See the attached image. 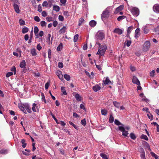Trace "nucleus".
Masks as SVG:
<instances>
[{"label":"nucleus","instance_id":"393cba45","mask_svg":"<svg viewBox=\"0 0 159 159\" xmlns=\"http://www.w3.org/2000/svg\"><path fill=\"white\" fill-rule=\"evenodd\" d=\"M110 82V80L108 77H107L106 78L105 80L104 81L103 83L105 85L107 84H109V83Z\"/></svg>","mask_w":159,"mask_h":159},{"label":"nucleus","instance_id":"3c124183","mask_svg":"<svg viewBox=\"0 0 159 159\" xmlns=\"http://www.w3.org/2000/svg\"><path fill=\"white\" fill-rule=\"evenodd\" d=\"M143 32L145 34H147L148 33L149 30L148 29H147L146 27H144L143 28Z\"/></svg>","mask_w":159,"mask_h":159},{"label":"nucleus","instance_id":"5701e85b","mask_svg":"<svg viewBox=\"0 0 159 159\" xmlns=\"http://www.w3.org/2000/svg\"><path fill=\"white\" fill-rule=\"evenodd\" d=\"M22 144V147L23 148H25L26 146V143H25V139H22L21 141Z\"/></svg>","mask_w":159,"mask_h":159},{"label":"nucleus","instance_id":"7c9ffc66","mask_svg":"<svg viewBox=\"0 0 159 159\" xmlns=\"http://www.w3.org/2000/svg\"><path fill=\"white\" fill-rule=\"evenodd\" d=\"M114 121V117L112 115H110V118L109 120V122L110 123H112Z\"/></svg>","mask_w":159,"mask_h":159},{"label":"nucleus","instance_id":"de8ad7c7","mask_svg":"<svg viewBox=\"0 0 159 159\" xmlns=\"http://www.w3.org/2000/svg\"><path fill=\"white\" fill-rule=\"evenodd\" d=\"M62 47V45L61 43L58 46L57 48V50L58 51H61V49Z\"/></svg>","mask_w":159,"mask_h":159},{"label":"nucleus","instance_id":"9d476101","mask_svg":"<svg viewBox=\"0 0 159 159\" xmlns=\"http://www.w3.org/2000/svg\"><path fill=\"white\" fill-rule=\"evenodd\" d=\"M59 78L61 80H64L63 75L61 73V72L60 70H57L56 73Z\"/></svg>","mask_w":159,"mask_h":159},{"label":"nucleus","instance_id":"69168bd1","mask_svg":"<svg viewBox=\"0 0 159 159\" xmlns=\"http://www.w3.org/2000/svg\"><path fill=\"white\" fill-rule=\"evenodd\" d=\"M152 155V157H155L156 159H157L158 158V156L157 155H156L153 152L151 153Z\"/></svg>","mask_w":159,"mask_h":159},{"label":"nucleus","instance_id":"c9c22d12","mask_svg":"<svg viewBox=\"0 0 159 159\" xmlns=\"http://www.w3.org/2000/svg\"><path fill=\"white\" fill-rule=\"evenodd\" d=\"M84 21V20L83 18H81L79 20L78 25H80Z\"/></svg>","mask_w":159,"mask_h":159},{"label":"nucleus","instance_id":"9b49d317","mask_svg":"<svg viewBox=\"0 0 159 159\" xmlns=\"http://www.w3.org/2000/svg\"><path fill=\"white\" fill-rule=\"evenodd\" d=\"M13 7L16 12L17 13H20V10L18 5L16 3H14L13 4Z\"/></svg>","mask_w":159,"mask_h":159},{"label":"nucleus","instance_id":"09e8293b","mask_svg":"<svg viewBox=\"0 0 159 159\" xmlns=\"http://www.w3.org/2000/svg\"><path fill=\"white\" fill-rule=\"evenodd\" d=\"M81 124L82 125L84 126H85L86 125V122L85 119L81 120Z\"/></svg>","mask_w":159,"mask_h":159},{"label":"nucleus","instance_id":"2eb2a0df","mask_svg":"<svg viewBox=\"0 0 159 159\" xmlns=\"http://www.w3.org/2000/svg\"><path fill=\"white\" fill-rule=\"evenodd\" d=\"M123 7L124 6L123 5L120 6L116 8V10L115 11V13H117L119 11L122 10L123 9Z\"/></svg>","mask_w":159,"mask_h":159},{"label":"nucleus","instance_id":"72a5a7b5","mask_svg":"<svg viewBox=\"0 0 159 159\" xmlns=\"http://www.w3.org/2000/svg\"><path fill=\"white\" fill-rule=\"evenodd\" d=\"M31 53L33 56H34L36 55L37 53L36 52L35 49H32L31 51Z\"/></svg>","mask_w":159,"mask_h":159},{"label":"nucleus","instance_id":"f257e3e1","mask_svg":"<svg viewBox=\"0 0 159 159\" xmlns=\"http://www.w3.org/2000/svg\"><path fill=\"white\" fill-rule=\"evenodd\" d=\"M18 107L25 114H27V112L25 109L29 113H31V108L28 103H19L18 104Z\"/></svg>","mask_w":159,"mask_h":159},{"label":"nucleus","instance_id":"c03bdc74","mask_svg":"<svg viewBox=\"0 0 159 159\" xmlns=\"http://www.w3.org/2000/svg\"><path fill=\"white\" fill-rule=\"evenodd\" d=\"M69 124L73 126V127L76 129H78V127L75 125L73 122L71 121H70L69 122Z\"/></svg>","mask_w":159,"mask_h":159},{"label":"nucleus","instance_id":"bb28decb","mask_svg":"<svg viewBox=\"0 0 159 159\" xmlns=\"http://www.w3.org/2000/svg\"><path fill=\"white\" fill-rule=\"evenodd\" d=\"M53 10L56 11L58 12L60 10V7L58 6L55 5L53 7Z\"/></svg>","mask_w":159,"mask_h":159},{"label":"nucleus","instance_id":"774afa93","mask_svg":"<svg viewBox=\"0 0 159 159\" xmlns=\"http://www.w3.org/2000/svg\"><path fill=\"white\" fill-rule=\"evenodd\" d=\"M34 20L37 22H39L40 20L38 16H35L34 17Z\"/></svg>","mask_w":159,"mask_h":159},{"label":"nucleus","instance_id":"4d7b16f0","mask_svg":"<svg viewBox=\"0 0 159 159\" xmlns=\"http://www.w3.org/2000/svg\"><path fill=\"white\" fill-rule=\"evenodd\" d=\"M63 15L66 16V17H68L69 16L68 12L66 11L63 12Z\"/></svg>","mask_w":159,"mask_h":159},{"label":"nucleus","instance_id":"338daca9","mask_svg":"<svg viewBox=\"0 0 159 159\" xmlns=\"http://www.w3.org/2000/svg\"><path fill=\"white\" fill-rule=\"evenodd\" d=\"M53 2V0H50L48 1V5L49 7H52V3Z\"/></svg>","mask_w":159,"mask_h":159},{"label":"nucleus","instance_id":"f03ea898","mask_svg":"<svg viewBox=\"0 0 159 159\" xmlns=\"http://www.w3.org/2000/svg\"><path fill=\"white\" fill-rule=\"evenodd\" d=\"M97 44L98 45L99 47L98 51L96 54L99 55V57L101 56H103L107 49V45L105 44L101 45L100 43L98 42L97 43Z\"/></svg>","mask_w":159,"mask_h":159},{"label":"nucleus","instance_id":"2f4dec72","mask_svg":"<svg viewBox=\"0 0 159 159\" xmlns=\"http://www.w3.org/2000/svg\"><path fill=\"white\" fill-rule=\"evenodd\" d=\"M101 114L102 115L106 116L107 114V111L106 110L102 109L101 110Z\"/></svg>","mask_w":159,"mask_h":159},{"label":"nucleus","instance_id":"052dcab7","mask_svg":"<svg viewBox=\"0 0 159 159\" xmlns=\"http://www.w3.org/2000/svg\"><path fill=\"white\" fill-rule=\"evenodd\" d=\"M58 19L61 21H63L64 20L63 17L61 15H59L58 16Z\"/></svg>","mask_w":159,"mask_h":159},{"label":"nucleus","instance_id":"1a4fd4ad","mask_svg":"<svg viewBox=\"0 0 159 159\" xmlns=\"http://www.w3.org/2000/svg\"><path fill=\"white\" fill-rule=\"evenodd\" d=\"M153 11L157 13H159V5L155 4L153 7Z\"/></svg>","mask_w":159,"mask_h":159},{"label":"nucleus","instance_id":"473e14b6","mask_svg":"<svg viewBox=\"0 0 159 159\" xmlns=\"http://www.w3.org/2000/svg\"><path fill=\"white\" fill-rule=\"evenodd\" d=\"M140 138L141 139H144L146 140H148V138L147 136L146 135H144L143 134L141 135Z\"/></svg>","mask_w":159,"mask_h":159},{"label":"nucleus","instance_id":"f704fd0d","mask_svg":"<svg viewBox=\"0 0 159 159\" xmlns=\"http://www.w3.org/2000/svg\"><path fill=\"white\" fill-rule=\"evenodd\" d=\"M61 92H62L63 94L65 95H66L67 93L66 90L65 89V88L63 87H62L61 88Z\"/></svg>","mask_w":159,"mask_h":159},{"label":"nucleus","instance_id":"a18cd8bd","mask_svg":"<svg viewBox=\"0 0 159 159\" xmlns=\"http://www.w3.org/2000/svg\"><path fill=\"white\" fill-rule=\"evenodd\" d=\"M125 43H126V46L129 47L130 45L131 41L130 40H127L125 41Z\"/></svg>","mask_w":159,"mask_h":159},{"label":"nucleus","instance_id":"4c0bfd02","mask_svg":"<svg viewBox=\"0 0 159 159\" xmlns=\"http://www.w3.org/2000/svg\"><path fill=\"white\" fill-rule=\"evenodd\" d=\"M122 132V134L123 136H125V137H127L128 136L129 133L127 131H125L124 130Z\"/></svg>","mask_w":159,"mask_h":159},{"label":"nucleus","instance_id":"e2e57ef3","mask_svg":"<svg viewBox=\"0 0 159 159\" xmlns=\"http://www.w3.org/2000/svg\"><path fill=\"white\" fill-rule=\"evenodd\" d=\"M62 130L64 131L65 132H66L68 133L70 135H71L70 134V131H69L67 129H66V128H64L62 129Z\"/></svg>","mask_w":159,"mask_h":159},{"label":"nucleus","instance_id":"79ce46f5","mask_svg":"<svg viewBox=\"0 0 159 159\" xmlns=\"http://www.w3.org/2000/svg\"><path fill=\"white\" fill-rule=\"evenodd\" d=\"M79 37V35L78 34H76L74 36V42H76L77 41L78 38Z\"/></svg>","mask_w":159,"mask_h":159},{"label":"nucleus","instance_id":"20e7f679","mask_svg":"<svg viewBox=\"0 0 159 159\" xmlns=\"http://www.w3.org/2000/svg\"><path fill=\"white\" fill-rule=\"evenodd\" d=\"M150 47V43L148 41H146L143 45V52H146L148 51Z\"/></svg>","mask_w":159,"mask_h":159},{"label":"nucleus","instance_id":"13d9d810","mask_svg":"<svg viewBox=\"0 0 159 159\" xmlns=\"http://www.w3.org/2000/svg\"><path fill=\"white\" fill-rule=\"evenodd\" d=\"M41 25L42 27L45 26L46 25V23L45 21H42L41 22Z\"/></svg>","mask_w":159,"mask_h":159},{"label":"nucleus","instance_id":"a211bd4d","mask_svg":"<svg viewBox=\"0 0 159 159\" xmlns=\"http://www.w3.org/2000/svg\"><path fill=\"white\" fill-rule=\"evenodd\" d=\"M39 31V29L38 27L37 26H35L34 27V32L35 35L36 36V37L37 38H38V32Z\"/></svg>","mask_w":159,"mask_h":159},{"label":"nucleus","instance_id":"8fccbe9b","mask_svg":"<svg viewBox=\"0 0 159 159\" xmlns=\"http://www.w3.org/2000/svg\"><path fill=\"white\" fill-rule=\"evenodd\" d=\"M42 15L43 16L45 17L47 16V13L45 11H43L42 12Z\"/></svg>","mask_w":159,"mask_h":159},{"label":"nucleus","instance_id":"680f3d73","mask_svg":"<svg viewBox=\"0 0 159 159\" xmlns=\"http://www.w3.org/2000/svg\"><path fill=\"white\" fill-rule=\"evenodd\" d=\"M147 116H148L149 119H150L151 120H153V116L151 114V116H150L149 114H147Z\"/></svg>","mask_w":159,"mask_h":159},{"label":"nucleus","instance_id":"f8f14e48","mask_svg":"<svg viewBox=\"0 0 159 159\" xmlns=\"http://www.w3.org/2000/svg\"><path fill=\"white\" fill-rule=\"evenodd\" d=\"M74 95L75 96V98L77 101H80L81 100V97L78 93H74Z\"/></svg>","mask_w":159,"mask_h":159},{"label":"nucleus","instance_id":"c85d7f7f","mask_svg":"<svg viewBox=\"0 0 159 159\" xmlns=\"http://www.w3.org/2000/svg\"><path fill=\"white\" fill-rule=\"evenodd\" d=\"M28 29L26 27L23 28L22 30V32L23 34H25L28 31Z\"/></svg>","mask_w":159,"mask_h":159},{"label":"nucleus","instance_id":"5fc2aeb1","mask_svg":"<svg viewBox=\"0 0 159 159\" xmlns=\"http://www.w3.org/2000/svg\"><path fill=\"white\" fill-rule=\"evenodd\" d=\"M46 20L48 22L52 21V17L50 16H48L46 17Z\"/></svg>","mask_w":159,"mask_h":159},{"label":"nucleus","instance_id":"423d86ee","mask_svg":"<svg viewBox=\"0 0 159 159\" xmlns=\"http://www.w3.org/2000/svg\"><path fill=\"white\" fill-rule=\"evenodd\" d=\"M109 11L107 9L103 11L102 14H101V18L103 20L104 18H107L109 16Z\"/></svg>","mask_w":159,"mask_h":159},{"label":"nucleus","instance_id":"aec40b11","mask_svg":"<svg viewBox=\"0 0 159 159\" xmlns=\"http://www.w3.org/2000/svg\"><path fill=\"white\" fill-rule=\"evenodd\" d=\"M30 152V150L29 149H25V151L23 152V154L26 156L29 155V153Z\"/></svg>","mask_w":159,"mask_h":159},{"label":"nucleus","instance_id":"7ed1b4c3","mask_svg":"<svg viewBox=\"0 0 159 159\" xmlns=\"http://www.w3.org/2000/svg\"><path fill=\"white\" fill-rule=\"evenodd\" d=\"M105 34L103 31L99 30L95 36V39L97 40H102L105 38Z\"/></svg>","mask_w":159,"mask_h":159},{"label":"nucleus","instance_id":"cd10ccee","mask_svg":"<svg viewBox=\"0 0 159 159\" xmlns=\"http://www.w3.org/2000/svg\"><path fill=\"white\" fill-rule=\"evenodd\" d=\"M64 78L67 81H69L70 80V76L68 75L65 74L64 75Z\"/></svg>","mask_w":159,"mask_h":159},{"label":"nucleus","instance_id":"a878e982","mask_svg":"<svg viewBox=\"0 0 159 159\" xmlns=\"http://www.w3.org/2000/svg\"><path fill=\"white\" fill-rule=\"evenodd\" d=\"M114 123L115 125L119 126L120 125H123V124H121L119 120L117 119H115L114 121Z\"/></svg>","mask_w":159,"mask_h":159},{"label":"nucleus","instance_id":"a19ab883","mask_svg":"<svg viewBox=\"0 0 159 159\" xmlns=\"http://www.w3.org/2000/svg\"><path fill=\"white\" fill-rule=\"evenodd\" d=\"M125 16H119L117 18V20L119 21H120L121 20L125 19Z\"/></svg>","mask_w":159,"mask_h":159},{"label":"nucleus","instance_id":"dca6fc26","mask_svg":"<svg viewBox=\"0 0 159 159\" xmlns=\"http://www.w3.org/2000/svg\"><path fill=\"white\" fill-rule=\"evenodd\" d=\"M101 89V87L98 85H96L93 87V89L95 92H97L100 90Z\"/></svg>","mask_w":159,"mask_h":159},{"label":"nucleus","instance_id":"39448f33","mask_svg":"<svg viewBox=\"0 0 159 159\" xmlns=\"http://www.w3.org/2000/svg\"><path fill=\"white\" fill-rule=\"evenodd\" d=\"M131 12L132 14L135 16H138L139 14V9L136 7H132L131 9Z\"/></svg>","mask_w":159,"mask_h":159},{"label":"nucleus","instance_id":"0e129e2a","mask_svg":"<svg viewBox=\"0 0 159 159\" xmlns=\"http://www.w3.org/2000/svg\"><path fill=\"white\" fill-rule=\"evenodd\" d=\"M20 24V25H24L25 24V22L23 20L21 19L19 20Z\"/></svg>","mask_w":159,"mask_h":159},{"label":"nucleus","instance_id":"bf43d9fd","mask_svg":"<svg viewBox=\"0 0 159 159\" xmlns=\"http://www.w3.org/2000/svg\"><path fill=\"white\" fill-rule=\"evenodd\" d=\"M11 71H14V75L16 74V68L14 66H13L11 68Z\"/></svg>","mask_w":159,"mask_h":159},{"label":"nucleus","instance_id":"6e6d98bb","mask_svg":"<svg viewBox=\"0 0 159 159\" xmlns=\"http://www.w3.org/2000/svg\"><path fill=\"white\" fill-rule=\"evenodd\" d=\"M38 11H39V12H41L42 11V7H41V5L40 4H39L38 6Z\"/></svg>","mask_w":159,"mask_h":159},{"label":"nucleus","instance_id":"e433bc0d","mask_svg":"<svg viewBox=\"0 0 159 159\" xmlns=\"http://www.w3.org/2000/svg\"><path fill=\"white\" fill-rule=\"evenodd\" d=\"M113 104L114 106L116 107L119 108L120 105V103L116 102H113Z\"/></svg>","mask_w":159,"mask_h":159},{"label":"nucleus","instance_id":"37998d69","mask_svg":"<svg viewBox=\"0 0 159 159\" xmlns=\"http://www.w3.org/2000/svg\"><path fill=\"white\" fill-rule=\"evenodd\" d=\"M118 129L120 131L122 132L124 131L125 130L124 125L123 124V125H121L120 126H119Z\"/></svg>","mask_w":159,"mask_h":159},{"label":"nucleus","instance_id":"412c9836","mask_svg":"<svg viewBox=\"0 0 159 159\" xmlns=\"http://www.w3.org/2000/svg\"><path fill=\"white\" fill-rule=\"evenodd\" d=\"M8 152V150L7 149H2L0 150V153L5 154H7Z\"/></svg>","mask_w":159,"mask_h":159},{"label":"nucleus","instance_id":"f3484780","mask_svg":"<svg viewBox=\"0 0 159 159\" xmlns=\"http://www.w3.org/2000/svg\"><path fill=\"white\" fill-rule=\"evenodd\" d=\"M97 24L96 22L93 20H91L89 22V25L92 27H94Z\"/></svg>","mask_w":159,"mask_h":159},{"label":"nucleus","instance_id":"49530a36","mask_svg":"<svg viewBox=\"0 0 159 159\" xmlns=\"http://www.w3.org/2000/svg\"><path fill=\"white\" fill-rule=\"evenodd\" d=\"M50 83V81H48L47 83L45 84V89H48L49 84Z\"/></svg>","mask_w":159,"mask_h":159},{"label":"nucleus","instance_id":"b1692460","mask_svg":"<svg viewBox=\"0 0 159 159\" xmlns=\"http://www.w3.org/2000/svg\"><path fill=\"white\" fill-rule=\"evenodd\" d=\"M133 29V26H130L127 29V34H129L131 33V31Z\"/></svg>","mask_w":159,"mask_h":159},{"label":"nucleus","instance_id":"0eeeda50","mask_svg":"<svg viewBox=\"0 0 159 159\" xmlns=\"http://www.w3.org/2000/svg\"><path fill=\"white\" fill-rule=\"evenodd\" d=\"M132 82L134 84H135L138 85H140L139 80L138 78L135 76H134L132 79Z\"/></svg>","mask_w":159,"mask_h":159},{"label":"nucleus","instance_id":"ea45409f","mask_svg":"<svg viewBox=\"0 0 159 159\" xmlns=\"http://www.w3.org/2000/svg\"><path fill=\"white\" fill-rule=\"evenodd\" d=\"M51 115L52 116V118L54 119V120H55V121L56 122L57 124H59L60 123L56 119V118L55 117L54 115L52 114V112L51 113Z\"/></svg>","mask_w":159,"mask_h":159},{"label":"nucleus","instance_id":"4468645a","mask_svg":"<svg viewBox=\"0 0 159 159\" xmlns=\"http://www.w3.org/2000/svg\"><path fill=\"white\" fill-rule=\"evenodd\" d=\"M26 62L24 60H22L20 63V67L23 68H25V67Z\"/></svg>","mask_w":159,"mask_h":159},{"label":"nucleus","instance_id":"58836bf2","mask_svg":"<svg viewBox=\"0 0 159 159\" xmlns=\"http://www.w3.org/2000/svg\"><path fill=\"white\" fill-rule=\"evenodd\" d=\"M130 136L131 138L133 140H135L136 138V137L134 134L133 133H131L130 134Z\"/></svg>","mask_w":159,"mask_h":159},{"label":"nucleus","instance_id":"c756f323","mask_svg":"<svg viewBox=\"0 0 159 159\" xmlns=\"http://www.w3.org/2000/svg\"><path fill=\"white\" fill-rule=\"evenodd\" d=\"M100 156L103 159H108L107 156L104 153H101L100 154Z\"/></svg>","mask_w":159,"mask_h":159},{"label":"nucleus","instance_id":"603ef678","mask_svg":"<svg viewBox=\"0 0 159 159\" xmlns=\"http://www.w3.org/2000/svg\"><path fill=\"white\" fill-rule=\"evenodd\" d=\"M13 75V73L12 72H8L6 74V76L7 77H9L10 76Z\"/></svg>","mask_w":159,"mask_h":159},{"label":"nucleus","instance_id":"864d4df0","mask_svg":"<svg viewBox=\"0 0 159 159\" xmlns=\"http://www.w3.org/2000/svg\"><path fill=\"white\" fill-rule=\"evenodd\" d=\"M48 5V3L47 1H44L42 3V6L43 7H47Z\"/></svg>","mask_w":159,"mask_h":159},{"label":"nucleus","instance_id":"6ab92c4d","mask_svg":"<svg viewBox=\"0 0 159 159\" xmlns=\"http://www.w3.org/2000/svg\"><path fill=\"white\" fill-rule=\"evenodd\" d=\"M67 30L66 27V26H64L63 27L61 28L59 30V33H65Z\"/></svg>","mask_w":159,"mask_h":159},{"label":"nucleus","instance_id":"6e6552de","mask_svg":"<svg viewBox=\"0 0 159 159\" xmlns=\"http://www.w3.org/2000/svg\"><path fill=\"white\" fill-rule=\"evenodd\" d=\"M123 30H122L119 28H116L113 31V33L117 34L119 35L122 34L123 33Z\"/></svg>","mask_w":159,"mask_h":159},{"label":"nucleus","instance_id":"4be33fe9","mask_svg":"<svg viewBox=\"0 0 159 159\" xmlns=\"http://www.w3.org/2000/svg\"><path fill=\"white\" fill-rule=\"evenodd\" d=\"M37 104L35 103H34L33 104V107L32 108V110L34 112L36 111V109L38 110L37 107L36 106Z\"/></svg>","mask_w":159,"mask_h":159},{"label":"nucleus","instance_id":"ddd939ff","mask_svg":"<svg viewBox=\"0 0 159 159\" xmlns=\"http://www.w3.org/2000/svg\"><path fill=\"white\" fill-rule=\"evenodd\" d=\"M135 37L136 38L138 37L140 35V29L139 28H137L136 29L135 31Z\"/></svg>","mask_w":159,"mask_h":159}]
</instances>
